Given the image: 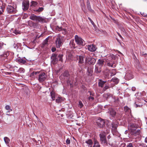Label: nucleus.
I'll use <instances>...</instances> for the list:
<instances>
[{
	"label": "nucleus",
	"instance_id": "nucleus-1",
	"mask_svg": "<svg viewBox=\"0 0 147 147\" xmlns=\"http://www.w3.org/2000/svg\"><path fill=\"white\" fill-rule=\"evenodd\" d=\"M106 136L107 134L104 131L101 132L99 134L100 142L101 144L103 145H107L108 142H109V140L108 141L107 140Z\"/></svg>",
	"mask_w": 147,
	"mask_h": 147
},
{
	"label": "nucleus",
	"instance_id": "nucleus-2",
	"mask_svg": "<svg viewBox=\"0 0 147 147\" xmlns=\"http://www.w3.org/2000/svg\"><path fill=\"white\" fill-rule=\"evenodd\" d=\"M64 41V37L63 36H59L57 37L55 41L56 47L57 48H60L62 45Z\"/></svg>",
	"mask_w": 147,
	"mask_h": 147
},
{
	"label": "nucleus",
	"instance_id": "nucleus-3",
	"mask_svg": "<svg viewBox=\"0 0 147 147\" xmlns=\"http://www.w3.org/2000/svg\"><path fill=\"white\" fill-rule=\"evenodd\" d=\"M75 40L77 45L84 46L85 45V42L84 40L80 37L77 35H76L75 36Z\"/></svg>",
	"mask_w": 147,
	"mask_h": 147
},
{
	"label": "nucleus",
	"instance_id": "nucleus-4",
	"mask_svg": "<svg viewBox=\"0 0 147 147\" xmlns=\"http://www.w3.org/2000/svg\"><path fill=\"white\" fill-rule=\"evenodd\" d=\"M30 18L32 20H35L36 22H43L44 20L42 17L40 16H37L34 14H32L30 16Z\"/></svg>",
	"mask_w": 147,
	"mask_h": 147
},
{
	"label": "nucleus",
	"instance_id": "nucleus-5",
	"mask_svg": "<svg viewBox=\"0 0 147 147\" xmlns=\"http://www.w3.org/2000/svg\"><path fill=\"white\" fill-rule=\"evenodd\" d=\"M47 76L44 72H41L38 75V80L40 82L44 81L46 79Z\"/></svg>",
	"mask_w": 147,
	"mask_h": 147
},
{
	"label": "nucleus",
	"instance_id": "nucleus-6",
	"mask_svg": "<svg viewBox=\"0 0 147 147\" xmlns=\"http://www.w3.org/2000/svg\"><path fill=\"white\" fill-rule=\"evenodd\" d=\"M85 58L86 62L89 64L93 65L95 63L96 61L95 59L89 56H86Z\"/></svg>",
	"mask_w": 147,
	"mask_h": 147
},
{
	"label": "nucleus",
	"instance_id": "nucleus-7",
	"mask_svg": "<svg viewBox=\"0 0 147 147\" xmlns=\"http://www.w3.org/2000/svg\"><path fill=\"white\" fill-rule=\"evenodd\" d=\"M57 55L55 53H53L51 57V63L55 65L58 62V59L57 57Z\"/></svg>",
	"mask_w": 147,
	"mask_h": 147
},
{
	"label": "nucleus",
	"instance_id": "nucleus-8",
	"mask_svg": "<svg viewBox=\"0 0 147 147\" xmlns=\"http://www.w3.org/2000/svg\"><path fill=\"white\" fill-rule=\"evenodd\" d=\"M105 122L104 120L99 118L96 121V123L99 128H102L105 125Z\"/></svg>",
	"mask_w": 147,
	"mask_h": 147
},
{
	"label": "nucleus",
	"instance_id": "nucleus-9",
	"mask_svg": "<svg viewBox=\"0 0 147 147\" xmlns=\"http://www.w3.org/2000/svg\"><path fill=\"white\" fill-rule=\"evenodd\" d=\"M7 13L10 14L15 13L16 12V8L11 5H8L7 8Z\"/></svg>",
	"mask_w": 147,
	"mask_h": 147
},
{
	"label": "nucleus",
	"instance_id": "nucleus-10",
	"mask_svg": "<svg viewBox=\"0 0 147 147\" xmlns=\"http://www.w3.org/2000/svg\"><path fill=\"white\" fill-rule=\"evenodd\" d=\"M56 29L59 31H61L63 34L64 35L67 34H70L69 32H68V30H67L65 28L62 27H59L57 26L56 27Z\"/></svg>",
	"mask_w": 147,
	"mask_h": 147
},
{
	"label": "nucleus",
	"instance_id": "nucleus-11",
	"mask_svg": "<svg viewBox=\"0 0 147 147\" xmlns=\"http://www.w3.org/2000/svg\"><path fill=\"white\" fill-rule=\"evenodd\" d=\"M132 135L133 137H136V138H136L140 136V130L139 129L134 130L131 131Z\"/></svg>",
	"mask_w": 147,
	"mask_h": 147
},
{
	"label": "nucleus",
	"instance_id": "nucleus-12",
	"mask_svg": "<svg viewBox=\"0 0 147 147\" xmlns=\"http://www.w3.org/2000/svg\"><path fill=\"white\" fill-rule=\"evenodd\" d=\"M29 3L28 1H24L22 3V9L24 11L27 10L29 8Z\"/></svg>",
	"mask_w": 147,
	"mask_h": 147
},
{
	"label": "nucleus",
	"instance_id": "nucleus-13",
	"mask_svg": "<svg viewBox=\"0 0 147 147\" xmlns=\"http://www.w3.org/2000/svg\"><path fill=\"white\" fill-rule=\"evenodd\" d=\"M138 127V125L133 123H130L128 128L131 131L136 130Z\"/></svg>",
	"mask_w": 147,
	"mask_h": 147
},
{
	"label": "nucleus",
	"instance_id": "nucleus-14",
	"mask_svg": "<svg viewBox=\"0 0 147 147\" xmlns=\"http://www.w3.org/2000/svg\"><path fill=\"white\" fill-rule=\"evenodd\" d=\"M88 49L90 51L94 52L96 50V48L94 45H88Z\"/></svg>",
	"mask_w": 147,
	"mask_h": 147
},
{
	"label": "nucleus",
	"instance_id": "nucleus-15",
	"mask_svg": "<svg viewBox=\"0 0 147 147\" xmlns=\"http://www.w3.org/2000/svg\"><path fill=\"white\" fill-rule=\"evenodd\" d=\"M112 125V131L113 132L116 133L117 132V128L118 127V125L114 123H112L111 124Z\"/></svg>",
	"mask_w": 147,
	"mask_h": 147
},
{
	"label": "nucleus",
	"instance_id": "nucleus-16",
	"mask_svg": "<svg viewBox=\"0 0 147 147\" xmlns=\"http://www.w3.org/2000/svg\"><path fill=\"white\" fill-rule=\"evenodd\" d=\"M98 65H96L95 66V69L94 72L95 73L98 74L100 73L101 71V67L98 66Z\"/></svg>",
	"mask_w": 147,
	"mask_h": 147
},
{
	"label": "nucleus",
	"instance_id": "nucleus-17",
	"mask_svg": "<svg viewBox=\"0 0 147 147\" xmlns=\"http://www.w3.org/2000/svg\"><path fill=\"white\" fill-rule=\"evenodd\" d=\"M106 81H104L101 79L98 80V86L101 88L103 87L104 85L106 83Z\"/></svg>",
	"mask_w": 147,
	"mask_h": 147
},
{
	"label": "nucleus",
	"instance_id": "nucleus-18",
	"mask_svg": "<svg viewBox=\"0 0 147 147\" xmlns=\"http://www.w3.org/2000/svg\"><path fill=\"white\" fill-rule=\"evenodd\" d=\"M104 61L103 59H99L97 61V63L96 65H98V66L102 67L104 64Z\"/></svg>",
	"mask_w": 147,
	"mask_h": 147
},
{
	"label": "nucleus",
	"instance_id": "nucleus-19",
	"mask_svg": "<svg viewBox=\"0 0 147 147\" xmlns=\"http://www.w3.org/2000/svg\"><path fill=\"white\" fill-rule=\"evenodd\" d=\"M87 8L91 12H93L94 11L91 8L89 0H87Z\"/></svg>",
	"mask_w": 147,
	"mask_h": 147
},
{
	"label": "nucleus",
	"instance_id": "nucleus-20",
	"mask_svg": "<svg viewBox=\"0 0 147 147\" xmlns=\"http://www.w3.org/2000/svg\"><path fill=\"white\" fill-rule=\"evenodd\" d=\"M69 45L71 48L74 49L76 47L75 44L74 40H71L69 42Z\"/></svg>",
	"mask_w": 147,
	"mask_h": 147
},
{
	"label": "nucleus",
	"instance_id": "nucleus-21",
	"mask_svg": "<svg viewBox=\"0 0 147 147\" xmlns=\"http://www.w3.org/2000/svg\"><path fill=\"white\" fill-rule=\"evenodd\" d=\"M85 143L88 145V147H92L93 142L91 139L85 141Z\"/></svg>",
	"mask_w": 147,
	"mask_h": 147
},
{
	"label": "nucleus",
	"instance_id": "nucleus-22",
	"mask_svg": "<svg viewBox=\"0 0 147 147\" xmlns=\"http://www.w3.org/2000/svg\"><path fill=\"white\" fill-rule=\"evenodd\" d=\"M109 111L110 114L112 117H114L115 116L116 112L114 109L112 108L110 109H109Z\"/></svg>",
	"mask_w": 147,
	"mask_h": 147
},
{
	"label": "nucleus",
	"instance_id": "nucleus-23",
	"mask_svg": "<svg viewBox=\"0 0 147 147\" xmlns=\"http://www.w3.org/2000/svg\"><path fill=\"white\" fill-rule=\"evenodd\" d=\"M44 9V8L43 7H39L38 9L36 8L34 10V12L37 13H40L42 12Z\"/></svg>",
	"mask_w": 147,
	"mask_h": 147
},
{
	"label": "nucleus",
	"instance_id": "nucleus-24",
	"mask_svg": "<svg viewBox=\"0 0 147 147\" xmlns=\"http://www.w3.org/2000/svg\"><path fill=\"white\" fill-rule=\"evenodd\" d=\"M84 57L82 56H80L78 58L79 60L78 62L80 64H82L84 63Z\"/></svg>",
	"mask_w": 147,
	"mask_h": 147
},
{
	"label": "nucleus",
	"instance_id": "nucleus-25",
	"mask_svg": "<svg viewBox=\"0 0 147 147\" xmlns=\"http://www.w3.org/2000/svg\"><path fill=\"white\" fill-rule=\"evenodd\" d=\"M135 106L136 107H141L142 105V102H140L138 103V101H137V100L136 101L135 103Z\"/></svg>",
	"mask_w": 147,
	"mask_h": 147
},
{
	"label": "nucleus",
	"instance_id": "nucleus-26",
	"mask_svg": "<svg viewBox=\"0 0 147 147\" xmlns=\"http://www.w3.org/2000/svg\"><path fill=\"white\" fill-rule=\"evenodd\" d=\"M4 140L6 145H9L10 141L9 138L7 137H5L4 138Z\"/></svg>",
	"mask_w": 147,
	"mask_h": 147
},
{
	"label": "nucleus",
	"instance_id": "nucleus-27",
	"mask_svg": "<svg viewBox=\"0 0 147 147\" xmlns=\"http://www.w3.org/2000/svg\"><path fill=\"white\" fill-rule=\"evenodd\" d=\"M93 147H100V145L98 142L97 140H94Z\"/></svg>",
	"mask_w": 147,
	"mask_h": 147
},
{
	"label": "nucleus",
	"instance_id": "nucleus-28",
	"mask_svg": "<svg viewBox=\"0 0 147 147\" xmlns=\"http://www.w3.org/2000/svg\"><path fill=\"white\" fill-rule=\"evenodd\" d=\"M18 61L22 64H24L26 62V61L24 59L21 58H18L17 59Z\"/></svg>",
	"mask_w": 147,
	"mask_h": 147
},
{
	"label": "nucleus",
	"instance_id": "nucleus-29",
	"mask_svg": "<svg viewBox=\"0 0 147 147\" xmlns=\"http://www.w3.org/2000/svg\"><path fill=\"white\" fill-rule=\"evenodd\" d=\"M111 81L114 82L115 84H117L118 83L119 80L118 78H113L111 79Z\"/></svg>",
	"mask_w": 147,
	"mask_h": 147
},
{
	"label": "nucleus",
	"instance_id": "nucleus-30",
	"mask_svg": "<svg viewBox=\"0 0 147 147\" xmlns=\"http://www.w3.org/2000/svg\"><path fill=\"white\" fill-rule=\"evenodd\" d=\"M63 75L64 77H69V72L67 71H65L63 74Z\"/></svg>",
	"mask_w": 147,
	"mask_h": 147
},
{
	"label": "nucleus",
	"instance_id": "nucleus-31",
	"mask_svg": "<svg viewBox=\"0 0 147 147\" xmlns=\"http://www.w3.org/2000/svg\"><path fill=\"white\" fill-rule=\"evenodd\" d=\"M51 95L53 100H55V93L54 91H52L51 92Z\"/></svg>",
	"mask_w": 147,
	"mask_h": 147
},
{
	"label": "nucleus",
	"instance_id": "nucleus-32",
	"mask_svg": "<svg viewBox=\"0 0 147 147\" xmlns=\"http://www.w3.org/2000/svg\"><path fill=\"white\" fill-rule=\"evenodd\" d=\"M31 6L35 7L38 4V3L36 1H32L31 2Z\"/></svg>",
	"mask_w": 147,
	"mask_h": 147
},
{
	"label": "nucleus",
	"instance_id": "nucleus-33",
	"mask_svg": "<svg viewBox=\"0 0 147 147\" xmlns=\"http://www.w3.org/2000/svg\"><path fill=\"white\" fill-rule=\"evenodd\" d=\"M109 88V84L108 83H106L105 84V86L103 88V90L105 91L106 90L108 89Z\"/></svg>",
	"mask_w": 147,
	"mask_h": 147
},
{
	"label": "nucleus",
	"instance_id": "nucleus-34",
	"mask_svg": "<svg viewBox=\"0 0 147 147\" xmlns=\"http://www.w3.org/2000/svg\"><path fill=\"white\" fill-rule=\"evenodd\" d=\"M116 71L115 69H113L110 72L111 76H112L115 75L116 74Z\"/></svg>",
	"mask_w": 147,
	"mask_h": 147
},
{
	"label": "nucleus",
	"instance_id": "nucleus-35",
	"mask_svg": "<svg viewBox=\"0 0 147 147\" xmlns=\"http://www.w3.org/2000/svg\"><path fill=\"white\" fill-rule=\"evenodd\" d=\"M48 39L47 38L43 42V45L44 46L48 45Z\"/></svg>",
	"mask_w": 147,
	"mask_h": 147
},
{
	"label": "nucleus",
	"instance_id": "nucleus-36",
	"mask_svg": "<svg viewBox=\"0 0 147 147\" xmlns=\"http://www.w3.org/2000/svg\"><path fill=\"white\" fill-rule=\"evenodd\" d=\"M108 57H110L109 59L108 60L109 61H111V60L113 59L114 58V55L113 54H110L108 55Z\"/></svg>",
	"mask_w": 147,
	"mask_h": 147
},
{
	"label": "nucleus",
	"instance_id": "nucleus-37",
	"mask_svg": "<svg viewBox=\"0 0 147 147\" xmlns=\"http://www.w3.org/2000/svg\"><path fill=\"white\" fill-rule=\"evenodd\" d=\"M62 101V99L59 97H58V98L56 99V102L58 103L61 102Z\"/></svg>",
	"mask_w": 147,
	"mask_h": 147
},
{
	"label": "nucleus",
	"instance_id": "nucleus-38",
	"mask_svg": "<svg viewBox=\"0 0 147 147\" xmlns=\"http://www.w3.org/2000/svg\"><path fill=\"white\" fill-rule=\"evenodd\" d=\"M14 118V117L13 116L10 115V117L8 118V119L11 122H12L13 121Z\"/></svg>",
	"mask_w": 147,
	"mask_h": 147
},
{
	"label": "nucleus",
	"instance_id": "nucleus-39",
	"mask_svg": "<svg viewBox=\"0 0 147 147\" xmlns=\"http://www.w3.org/2000/svg\"><path fill=\"white\" fill-rule=\"evenodd\" d=\"M63 54H59V55L58 57L59 58V61H61V62L63 61Z\"/></svg>",
	"mask_w": 147,
	"mask_h": 147
},
{
	"label": "nucleus",
	"instance_id": "nucleus-40",
	"mask_svg": "<svg viewBox=\"0 0 147 147\" xmlns=\"http://www.w3.org/2000/svg\"><path fill=\"white\" fill-rule=\"evenodd\" d=\"M124 110L126 112H129L130 111V109L127 107V106H125L124 107Z\"/></svg>",
	"mask_w": 147,
	"mask_h": 147
},
{
	"label": "nucleus",
	"instance_id": "nucleus-41",
	"mask_svg": "<svg viewBox=\"0 0 147 147\" xmlns=\"http://www.w3.org/2000/svg\"><path fill=\"white\" fill-rule=\"evenodd\" d=\"M8 55H9V54L7 53L4 54L3 55H1V58H2V59H3V58L4 59V58H6L7 57Z\"/></svg>",
	"mask_w": 147,
	"mask_h": 147
},
{
	"label": "nucleus",
	"instance_id": "nucleus-42",
	"mask_svg": "<svg viewBox=\"0 0 147 147\" xmlns=\"http://www.w3.org/2000/svg\"><path fill=\"white\" fill-rule=\"evenodd\" d=\"M5 109L6 110H9V111H12V109H10V107L8 105L5 106Z\"/></svg>",
	"mask_w": 147,
	"mask_h": 147
},
{
	"label": "nucleus",
	"instance_id": "nucleus-43",
	"mask_svg": "<svg viewBox=\"0 0 147 147\" xmlns=\"http://www.w3.org/2000/svg\"><path fill=\"white\" fill-rule=\"evenodd\" d=\"M87 72H88L89 74L90 75L92 74L93 72V70L91 69L88 68L87 70Z\"/></svg>",
	"mask_w": 147,
	"mask_h": 147
},
{
	"label": "nucleus",
	"instance_id": "nucleus-44",
	"mask_svg": "<svg viewBox=\"0 0 147 147\" xmlns=\"http://www.w3.org/2000/svg\"><path fill=\"white\" fill-rule=\"evenodd\" d=\"M111 62H108L107 63V65L109 66H110L111 67H113V63L112 62L111 63Z\"/></svg>",
	"mask_w": 147,
	"mask_h": 147
},
{
	"label": "nucleus",
	"instance_id": "nucleus-45",
	"mask_svg": "<svg viewBox=\"0 0 147 147\" xmlns=\"http://www.w3.org/2000/svg\"><path fill=\"white\" fill-rule=\"evenodd\" d=\"M19 72L24 73L25 72V69L22 68H20L19 70Z\"/></svg>",
	"mask_w": 147,
	"mask_h": 147
},
{
	"label": "nucleus",
	"instance_id": "nucleus-46",
	"mask_svg": "<svg viewBox=\"0 0 147 147\" xmlns=\"http://www.w3.org/2000/svg\"><path fill=\"white\" fill-rule=\"evenodd\" d=\"M82 10L85 12L86 13V12L85 11V5L84 4L83 5H82Z\"/></svg>",
	"mask_w": 147,
	"mask_h": 147
},
{
	"label": "nucleus",
	"instance_id": "nucleus-47",
	"mask_svg": "<svg viewBox=\"0 0 147 147\" xmlns=\"http://www.w3.org/2000/svg\"><path fill=\"white\" fill-rule=\"evenodd\" d=\"M127 147H134V145L132 143H128L126 146Z\"/></svg>",
	"mask_w": 147,
	"mask_h": 147
},
{
	"label": "nucleus",
	"instance_id": "nucleus-48",
	"mask_svg": "<svg viewBox=\"0 0 147 147\" xmlns=\"http://www.w3.org/2000/svg\"><path fill=\"white\" fill-rule=\"evenodd\" d=\"M41 72L40 71H34L32 73V74H33V75H36L37 74H40Z\"/></svg>",
	"mask_w": 147,
	"mask_h": 147
},
{
	"label": "nucleus",
	"instance_id": "nucleus-49",
	"mask_svg": "<svg viewBox=\"0 0 147 147\" xmlns=\"http://www.w3.org/2000/svg\"><path fill=\"white\" fill-rule=\"evenodd\" d=\"M66 143L67 144H70V140L68 138L66 140Z\"/></svg>",
	"mask_w": 147,
	"mask_h": 147
},
{
	"label": "nucleus",
	"instance_id": "nucleus-50",
	"mask_svg": "<svg viewBox=\"0 0 147 147\" xmlns=\"http://www.w3.org/2000/svg\"><path fill=\"white\" fill-rule=\"evenodd\" d=\"M88 98L89 100H93L94 99V98L91 96H90Z\"/></svg>",
	"mask_w": 147,
	"mask_h": 147
},
{
	"label": "nucleus",
	"instance_id": "nucleus-51",
	"mask_svg": "<svg viewBox=\"0 0 147 147\" xmlns=\"http://www.w3.org/2000/svg\"><path fill=\"white\" fill-rule=\"evenodd\" d=\"M88 93H89L90 94V96H94V93H93L92 92H91L90 91H88Z\"/></svg>",
	"mask_w": 147,
	"mask_h": 147
},
{
	"label": "nucleus",
	"instance_id": "nucleus-52",
	"mask_svg": "<svg viewBox=\"0 0 147 147\" xmlns=\"http://www.w3.org/2000/svg\"><path fill=\"white\" fill-rule=\"evenodd\" d=\"M88 19L90 21L92 24L94 25V23L92 21V20L90 18L88 17Z\"/></svg>",
	"mask_w": 147,
	"mask_h": 147
},
{
	"label": "nucleus",
	"instance_id": "nucleus-53",
	"mask_svg": "<svg viewBox=\"0 0 147 147\" xmlns=\"http://www.w3.org/2000/svg\"><path fill=\"white\" fill-rule=\"evenodd\" d=\"M56 50V48L55 47H53L51 49V51L52 52H54Z\"/></svg>",
	"mask_w": 147,
	"mask_h": 147
},
{
	"label": "nucleus",
	"instance_id": "nucleus-54",
	"mask_svg": "<svg viewBox=\"0 0 147 147\" xmlns=\"http://www.w3.org/2000/svg\"><path fill=\"white\" fill-rule=\"evenodd\" d=\"M3 44H4L3 43H0V50H1L2 48L3 45Z\"/></svg>",
	"mask_w": 147,
	"mask_h": 147
},
{
	"label": "nucleus",
	"instance_id": "nucleus-55",
	"mask_svg": "<svg viewBox=\"0 0 147 147\" xmlns=\"http://www.w3.org/2000/svg\"><path fill=\"white\" fill-rule=\"evenodd\" d=\"M79 105H80V107H82L83 106V104L81 102H79Z\"/></svg>",
	"mask_w": 147,
	"mask_h": 147
},
{
	"label": "nucleus",
	"instance_id": "nucleus-56",
	"mask_svg": "<svg viewBox=\"0 0 147 147\" xmlns=\"http://www.w3.org/2000/svg\"><path fill=\"white\" fill-rule=\"evenodd\" d=\"M42 3L43 2L42 1H39V4L40 6H42Z\"/></svg>",
	"mask_w": 147,
	"mask_h": 147
},
{
	"label": "nucleus",
	"instance_id": "nucleus-57",
	"mask_svg": "<svg viewBox=\"0 0 147 147\" xmlns=\"http://www.w3.org/2000/svg\"><path fill=\"white\" fill-rule=\"evenodd\" d=\"M132 90L133 91H135L136 90V88L135 87H132L131 88Z\"/></svg>",
	"mask_w": 147,
	"mask_h": 147
},
{
	"label": "nucleus",
	"instance_id": "nucleus-58",
	"mask_svg": "<svg viewBox=\"0 0 147 147\" xmlns=\"http://www.w3.org/2000/svg\"><path fill=\"white\" fill-rule=\"evenodd\" d=\"M117 34L120 37V38H121L122 39L123 38L121 36L120 34L118 33H117Z\"/></svg>",
	"mask_w": 147,
	"mask_h": 147
},
{
	"label": "nucleus",
	"instance_id": "nucleus-59",
	"mask_svg": "<svg viewBox=\"0 0 147 147\" xmlns=\"http://www.w3.org/2000/svg\"><path fill=\"white\" fill-rule=\"evenodd\" d=\"M138 101V103H139L140 102H141V100H138L137 98L136 100V101Z\"/></svg>",
	"mask_w": 147,
	"mask_h": 147
},
{
	"label": "nucleus",
	"instance_id": "nucleus-60",
	"mask_svg": "<svg viewBox=\"0 0 147 147\" xmlns=\"http://www.w3.org/2000/svg\"><path fill=\"white\" fill-rule=\"evenodd\" d=\"M145 142L147 143V137H146L145 140Z\"/></svg>",
	"mask_w": 147,
	"mask_h": 147
},
{
	"label": "nucleus",
	"instance_id": "nucleus-61",
	"mask_svg": "<svg viewBox=\"0 0 147 147\" xmlns=\"http://www.w3.org/2000/svg\"><path fill=\"white\" fill-rule=\"evenodd\" d=\"M70 81L69 80H67V83H69L71 85V84L70 83Z\"/></svg>",
	"mask_w": 147,
	"mask_h": 147
},
{
	"label": "nucleus",
	"instance_id": "nucleus-62",
	"mask_svg": "<svg viewBox=\"0 0 147 147\" xmlns=\"http://www.w3.org/2000/svg\"><path fill=\"white\" fill-rule=\"evenodd\" d=\"M111 137H110V136L109 135L108 136H107V138H108V139L109 140L110 139V138Z\"/></svg>",
	"mask_w": 147,
	"mask_h": 147
},
{
	"label": "nucleus",
	"instance_id": "nucleus-63",
	"mask_svg": "<svg viewBox=\"0 0 147 147\" xmlns=\"http://www.w3.org/2000/svg\"><path fill=\"white\" fill-rule=\"evenodd\" d=\"M129 75V74H127L126 75H125V77L126 78L127 77H128V76Z\"/></svg>",
	"mask_w": 147,
	"mask_h": 147
},
{
	"label": "nucleus",
	"instance_id": "nucleus-64",
	"mask_svg": "<svg viewBox=\"0 0 147 147\" xmlns=\"http://www.w3.org/2000/svg\"><path fill=\"white\" fill-rule=\"evenodd\" d=\"M2 12L1 11H0V15L2 14Z\"/></svg>",
	"mask_w": 147,
	"mask_h": 147
}]
</instances>
